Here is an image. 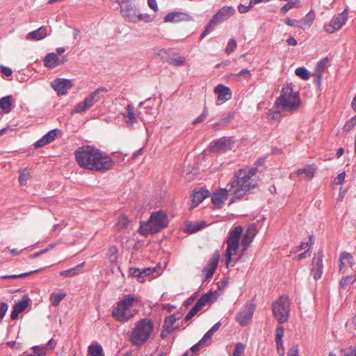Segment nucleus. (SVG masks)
<instances>
[{"mask_svg":"<svg viewBox=\"0 0 356 356\" xmlns=\"http://www.w3.org/2000/svg\"><path fill=\"white\" fill-rule=\"evenodd\" d=\"M76 160L85 169L104 172L114 165V162L106 154L90 145L79 147L75 152Z\"/></svg>","mask_w":356,"mask_h":356,"instance_id":"f257e3e1","label":"nucleus"},{"mask_svg":"<svg viewBox=\"0 0 356 356\" xmlns=\"http://www.w3.org/2000/svg\"><path fill=\"white\" fill-rule=\"evenodd\" d=\"M257 168L240 169L236 171L231 179L227 188L232 198L229 204L234 202L236 200L243 197L249 191L254 188L257 185V179L255 177Z\"/></svg>","mask_w":356,"mask_h":356,"instance_id":"f03ea898","label":"nucleus"},{"mask_svg":"<svg viewBox=\"0 0 356 356\" xmlns=\"http://www.w3.org/2000/svg\"><path fill=\"white\" fill-rule=\"evenodd\" d=\"M120 6V13L125 22L137 24L139 22H151L154 18L149 14L140 13L136 0H111Z\"/></svg>","mask_w":356,"mask_h":356,"instance_id":"7ed1b4c3","label":"nucleus"},{"mask_svg":"<svg viewBox=\"0 0 356 356\" xmlns=\"http://www.w3.org/2000/svg\"><path fill=\"white\" fill-rule=\"evenodd\" d=\"M300 105L298 92L293 90L291 83L284 84L276 101V108H280L282 111L293 113L299 108Z\"/></svg>","mask_w":356,"mask_h":356,"instance_id":"20e7f679","label":"nucleus"},{"mask_svg":"<svg viewBox=\"0 0 356 356\" xmlns=\"http://www.w3.org/2000/svg\"><path fill=\"white\" fill-rule=\"evenodd\" d=\"M153 331V321L147 318H142L135 323L130 334L129 341L134 346H143L149 340Z\"/></svg>","mask_w":356,"mask_h":356,"instance_id":"39448f33","label":"nucleus"},{"mask_svg":"<svg viewBox=\"0 0 356 356\" xmlns=\"http://www.w3.org/2000/svg\"><path fill=\"white\" fill-rule=\"evenodd\" d=\"M136 298L131 294L123 296L122 299L117 302V305L112 311L113 317L118 321L125 323L131 320L136 314L134 309Z\"/></svg>","mask_w":356,"mask_h":356,"instance_id":"423d86ee","label":"nucleus"},{"mask_svg":"<svg viewBox=\"0 0 356 356\" xmlns=\"http://www.w3.org/2000/svg\"><path fill=\"white\" fill-rule=\"evenodd\" d=\"M168 225V216L162 211L154 212L149 220L141 222L139 232L144 236L160 232Z\"/></svg>","mask_w":356,"mask_h":356,"instance_id":"0eeeda50","label":"nucleus"},{"mask_svg":"<svg viewBox=\"0 0 356 356\" xmlns=\"http://www.w3.org/2000/svg\"><path fill=\"white\" fill-rule=\"evenodd\" d=\"M272 309L273 316L280 324L288 321L290 313V302L288 296H281L273 302Z\"/></svg>","mask_w":356,"mask_h":356,"instance_id":"6e6552de","label":"nucleus"},{"mask_svg":"<svg viewBox=\"0 0 356 356\" xmlns=\"http://www.w3.org/2000/svg\"><path fill=\"white\" fill-rule=\"evenodd\" d=\"M108 90L104 87H101L90 93L83 102L77 104L74 109L71 112L74 115L84 112L92 107L96 102L100 100L102 92H106Z\"/></svg>","mask_w":356,"mask_h":356,"instance_id":"1a4fd4ad","label":"nucleus"},{"mask_svg":"<svg viewBox=\"0 0 356 356\" xmlns=\"http://www.w3.org/2000/svg\"><path fill=\"white\" fill-rule=\"evenodd\" d=\"M347 16L348 13L346 10L333 16L329 22L325 24L324 31L329 33H333L339 31L346 23Z\"/></svg>","mask_w":356,"mask_h":356,"instance_id":"9d476101","label":"nucleus"},{"mask_svg":"<svg viewBox=\"0 0 356 356\" xmlns=\"http://www.w3.org/2000/svg\"><path fill=\"white\" fill-rule=\"evenodd\" d=\"M235 13L236 10L233 6H223L213 16L209 22L216 26L229 19Z\"/></svg>","mask_w":356,"mask_h":356,"instance_id":"9b49d317","label":"nucleus"},{"mask_svg":"<svg viewBox=\"0 0 356 356\" xmlns=\"http://www.w3.org/2000/svg\"><path fill=\"white\" fill-rule=\"evenodd\" d=\"M254 309V308L252 305H245L236 314V321L241 326H245L249 324L252 319Z\"/></svg>","mask_w":356,"mask_h":356,"instance_id":"f8f14e48","label":"nucleus"},{"mask_svg":"<svg viewBox=\"0 0 356 356\" xmlns=\"http://www.w3.org/2000/svg\"><path fill=\"white\" fill-rule=\"evenodd\" d=\"M213 296V293L211 291L202 296L195 305L188 312L184 320L186 321L191 320L207 303L211 300Z\"/></svg>","mask_w":356,"mask_h":356,"instance_id":"ddd939ff","label":"nucleus"},{"mask_svg":"<svg viewBox=\"0 0 356 356\" xmlns=\"http://www.w3.org/2000/svg\"><path fill=\"white\" fill-rule=\"evenodd\" d=\"M219 259L220 254L218 252H214L209 259L207 266L202 270V274L204 276V281L209 280L213 275L217 268Z\"/></svg>","mask_w":356,"mask_h":356,"instance_id":"4468645a","label":"nucleus"},{"mask_svg":"<svg viewBox=\"0 0 356 356\" xmlns=\"http://www.w3.org/2000/svg\"><path fill=\"white\" fill-rule=\"evenodd\" d=\"M51 86L58 95H63L73 87V83L70 79L58 78L51 83Z\"/></svg>","mask_w":356,"mask_h":356,"instance_id":"2eb2a0df","label":"nucleus"},{"mask_svg":"<svg viewBox=\"0 0 356 356\" xmlns=\"http://www.w3.org/2000/svg\"><path fill=\"white\" fill-rule=\"evenodd\" d=\"M234 141L231 138H221L213 143L210 149L212 152H222L231 149L233 147Z\"/></svg>","mask_w":356,"mask_h":356,"instance_id":"dca6fc26","label":"nucleus"},{"mask_svg":"<svg viewBox=\"0 0 356 356\" xmlns=\"http://www.w3.org/2000/svg\"><path fill=\"white\" fill-rule=\"evenodd\" d=\"M193 20V17L188 14L183 12H172L167 14L164 22L170 23H179L181 22H188Z\"/></svg>","mask_w":356,"mask_h":356,"instance_id":"f3484780","label":"nucleus"},{"mask_svg":"<svg viewBox=\"0 0 356 356\" xmlns=\"http://www.w3.org/2000/svg\"><path fill=\"white\" fill-rule=\"evenodd\" d=\"M43 61L44 65L46 67L54 68L63 64L67 61V59L65 57H63L60 59L56 53H49L45 56Z\"/></svg>","mask_w":356,"mask_h":356,"instance_id":"a211bd4d","label":"nucleus"},{"mask_svg":"<svg viewBox=\"0 0 356 356\" xmlns=\"http://www.w3.org/2000/svg\"><path fill=\"white\" fill-rule=\"evenodd\" d=\"M214 92L218 95V104H221L232 97L231 90L222 85L218 84L214 89Z\"/></svg>","mask_w":356,"mask_h":356,"instance_id":"6ab92c4d","label":"nucleus"},{"mask_svg":"<svg viewBox=\"0 0 356 356\" xmlns=\"http://www.w3.org/2000/svg\"><path fill=\"white\" fill-rule=\"evenodd\" d=\"M122 114L127 126L129 127H132L138 121V116L135 113L134 106L131 104H128L126 107V111Z\"/></svg>","mask_w":356,"mask_h":356,"instance_id":"aec40b11","label":"nucleus"},{"mask_svg":"<svg viewBox=\"0 0 356 356\" xmlns=\"http://www.w3.org/2000/svg\"><path fill=\"white\" fill-rule=\"evenodd\" d=\"M229 194L227 188L220 189L218 191L213 193L211 200L216 207L220 208L222 206L225 201L227 199V196Z\"/></svg>","mask_w":356,"mask_h":356,"instance_id":"412c9836","label":"nucleus"},{"mask_svg":"<svg viewBox=\"0 0 356 356\" xmlns=\"http://www.w3.org/2000/svg\"><path fill=\"white\" fill-rule=\"evenodd\" d=\"M60 132V130L55 129L49 131L47 134H46L42 138L38 140L34 145L35 147L38 148L43 147L52 141H54L57 136L58 133Z\"/></svg>","mask_w":356,"mask_h":356,"instance_id":"4be33fe9","label":"nucleus"},{"mask_svg":"<svg viewBox=\"0 0 356 356\" xmlns=\"http://www.w3.org/2000/svg\"><path fill=\"white\" fill-rule=\"evenodd\" d=\"M257 233V227L254 225H249L245 231L243 232L241 245H250Z\"/></svg>","mask_w":356,"mask_h":356,"instance_id":"5701e85b","label":"nucleus"},{"mask_svg":"<svg viewBox=\"0 0 356 356\" xmlns=\"http://www.w3.org/2000/svg\"><path fill=\"white\" fill-rule=\"evenodd\" d=\"M328 63V58L327 57L321 59L318 62L316 65L313 76L315 77V81L317 83H321V80L324 72L325 69L327 67Z\"/></svg>","mask_w":356,"mask_h":356,"instance_id":"b1692460","label":"nucleus"},{"mask_svg":"<svg viewBox=\"0 0 356 356\" xmlns=\"http://www.w3.org/2000/svg\"><path fill=\"white\" fill-rule=\"evenodd\" d=\"M209 195V192L206 189L195 190L193 193L192 204L191 209L196 207L201 203Z\"/></svg>","mask_w":356,"mask_h":356,"instance_id":"393cba45","label":"nucleus"},{"mask_svg":"<svg viewBox=\"0 0 356 356\" xmlns=\"http://www.w3.org/2000/svg\"><path fill=\"white\" fill-rule=\"evenodd\" d=\"M243 229L241 226H237L229 232L227 239V245H238V241L242 236Z\"/></svg>","mask_w":356,"mask_h":356,"instance_id":"a878e982","label":"nucleus"},{"mask_svg":"<svg viewBox=\"0 0 356 356\" xmlns=\"http://www.w3.org/2000/svg\"><path fill=\"white\" fill-rule=\"evenodd\" d=\"M48 35V27L42 26L38 29L29 33L26 39L29 40H40Z\"/></svg>","mask_w":356,"mask_h":356,"instance_id":"bb28decb","label":"nucleus"},{"mask_svg":"<svg viewBox=\"0 0 356 356\" xmlns=\"http://www.w3.org/2000/svg\"><path fill=\"white\" fill-rule=\"evenodd\" d=\"M206 225L207 224L204 221H186L185 222L184 231L185 232L192 234L203 229Z\"/></svg>","mask_w":356,"mask_h":356,"instance_id":"cd10ccee","label":"nucleus"},{"mask_svg":"<svg viewBox=\"0 0 356 356\" xmlns=\"http://www.w3.org/2000/svg\"><path fill=\"white\" fill-rule=\"evenodd\" d=\"M28 305L29 300L27 298L15 304L11 312L10 318L12 320L17 319L19 314L22 312L28 307Z\"/></svg>","mask_w":356,"mask_h":356,"instance_id":"c85d7f7f","label":"nucleus"},{"mask_svg":"<svg viewBox=\"0 0 356 356\" xmlns=\"http://www.w3.org/2000/svg\"><path fill=\"white\" fill-rule=\"evenodd\" d=\"M316 14L311 10L302 19L299 20L298 27L302 30L308 29L313 24Z\"/></svg>","mask_w":356,"mask_h":356,"instance_id":"c756f323","label":"nucleus"},{"mask_svg":"<svg viewBox=\"0 0 356 356\" xmlns=\"http://www.w3.org/2000/svg\"><path fill=\"white\" fill-rule=\"evenodd\" d=\"M316 172V167L314 165H307L305 168L298 169L294 175L296 176H300L302 175H305V177L308 179H312L314 177L315 173Z\"/></svg>","mask_w":356,"mask_h":356,"instance_id":"7c9ffc66","label":"nucleus"},{"mask_svg":"<svg viewBox=\"0 0 356 356\" xmlns=\"http://www.w3.org/2000/svg\"><path fill=\"white\" fill-rule=\"evenodd\" d=\"M353 257L348 252H342L340 256L339 271L345 273L346 268L348 265H351Z\"/></svg>","mask_w":356,"mask_h":356,"instance_id":"2f4dec72","label":"nucleus"},{"mask_svg":"<svg viewBox=\"0 0 356 356\" xmlns=\"http://www.w3.org/2000/svg\"><path fill=\"white\" fill-rule=\"evenodd\" d=\"M323 255H319L317 258H314L316 260V267L313 268L312 273L315 280L319 279L323 273Z\"/></svg>","mask_w":356,"mask_h":356,"instance_id":"473e14b6","label":"nucleus"},{"mask_svg":"<svg viewBox=\"0 0 356 356\" xmlns=\"http://www.w3.org/2000/svg\"><path fill=\"white\" fill-rule=\"evenodd\" d=\"M83 265L84 263H82L70 269L63 270L60 273V275L63 277H74L82 272Z\"/></svg>","mask_w":356,"mask_h":356,"instance_id":"72a5a7b5","label":"nucleus"},{"mask_svg":"<svg viewBox=\"0 0 356 356\" xmlns=\"http://www.w3.org/2000/svg\"><path fill=\"white\" fill-rule=\"evenodd\" d=\"M177 318L172 314L165 318L163 327L166 330V332L171 333L173 330V326Z\"/></svg>","mask_w":356,"mask_h":356,"instance_id":"f704fd0d","label":"nucleus"},{"mask_svg":"<svg viewBox=\"0 0 356 356\" xmlns=\"http://www.w3.org/2000/svg\"><path fill=\"white\" fill-rule=\"evenodd\" d=\"M129 223L130 220L128 218L124 215H122L119 217L115 227L118 231H122L128 228Z\"/></svg>","mask_w":356,"mask_h":356,"instance_id":"c9c22d12","label":"nucleus"},{"mask_svg":"<svg viewBox=\"0 0 356 356\" xmlns=\"http://www.w3.org/2000/svg\"><path fill=\"white\" fill-rule=\"evenodd\" d=\"M88 352L90 356H104L102 347L98 343L89 346Z\"/></svg>","mask_w":356,"mask_h":356,"instance_id":"e433bc0d","label":"nucleus"},{"mask_svg":"<svg viewBox=\"0 0 356 356\" xmlns=\"http://www.w3.org/2000/svg\"><path fill=\"white\" fill-rule=\"evenodd\" d=\"M65 296V293H52L49 297L51 305L57 307Z\"/></svg>","mask_w":356,"mask_h":356,"instance_id":"4c0bfd02","label":"nucleus"},{"mask_svg":"<svg viewBox=\"0 0 356 356\" xmlns=\"http://www.w3.org/2000/svg\"><path fill=\"white\" fill-rule=\"evenodd\" d=\"M11 96L3 97L0 99V108L5 112L9 113L12 105Z\"/></svg>","mask_w":356,"mask_h":356,"instance_id":"58836bf2","label":"nucleus"},{"mask_svg":"<svg viewBox=\"0 0 356 356\" xmlns=\"http://www.w3.org/2000/svg\"><path fill=\"white\" fill-rule=\"evenodd\" d=\"M240 246H227L226 254H225V260H226V266L228 268L229 264L232 260V257L233 255H236L237 254V251Z\"/></svg>","mask_w":356,"mask_h":356,"instance_id":"ea45409f","label":"nucleus"},{"mask_svg":"<svg viewBox=\"0 0 356 356\" xmlns=\"http://www.w3.org/2000/svg\"><path fill=\"white\" fill-rule=\"evenodd\" d=\"M300 7V2L298 0H291L280 8V13L286 14L290 9Z\"/></svg>","mask_w":356,"mask_h":356,"instance_id":"a19ab883","label":"nucleus"},{"mask_svg":"<svg viewBox=\"0 0 356 356\" xmlns=\"http://www.w3.org/2000/svg\"><path fill=\"white\" fill-rule=\"evenodd\" d=\"M168 62L171 65L180 67L185 65L186 59L181 56L175 55L170 58Z\"/></svg>","mask_w":356,"mask_h":356,"instance_id":"79ce46f5","label":"nucleus"},{"mask_svg":"<svg viewBox=\"0 0 356 356\" xmlns=\"http://www.w3.org/2000/svg\"><path fill=\"white\" fill-rule=\"evenodd\" d=\"M230 76H234L236 81H241L250 78L251 73L248 69H243L238 74H231Z\"/></svg>","mask_w":356,"mask_h":356,"instance_id":"37998d69","label":"nucleus"},{"mask_svg":"<svg viewBox=\"0 0 356 356\" xmlns=\"http://www.w3.org/2000/svg\"><path fill=\"white\" fill-rule=\"evenodd\" d=\"M211 343H209L204 337L202 338L201 340H200L197 343H195V345H193L191 348V351L193 352V353H197L199 352V350H200L201 348L204 347V346H208L209 344H210Z\"/></svg>","mask_w":356,"mask_h":356,"instance_id":"c03bdc74","label":"nucleus"},{"mask_svg":"<svg viewBox=\"0 0 356 356\" xmlns=\"http://www.w3.org/2000/svg\"><path fill=\"white\" fill-rule=\"evenodd\" d=\"M30 177V172L26 169H22L19 170V182L20 185L24 186L26 184L27 181Z\"/></svg>","mask_w":356,"mask_h":356,"instance_id":"a18cd8bd","label":"nucleus"},{"mask_svg":"<svg viewBox=\"0 0 356 356\" xmlns=\"http://www.w3.org/2000/svg\"><path fill=\"white\" fill-rule=\"evenodd\" d=\"M221 323L220 322L216 323L209 331H207L205 334L204 335V337L209 342L211 343V337L213 334L219 329L220 327Z\"/></svg>","mask_w":356,"mask_h":356,"instance_id":"49530a36","label":"nucleus"},{"mask_svg":"<svg viewBox=\"0 0 356 356\" xmlns=\"http://www.w3.org/2000/svg\"><path fill=\"white\" fill-rule=\"evenodd\" d=\"M296 74L303 80H308L310 76L309 72L305 67H298L295 71Z\"/></svg>","mask_w":356,"mask_h":356,"instance_id":"de8ad7c7","label":"nucleus"},{"mask_svg":"<svg viewBox=\"0 0 356 356\" xmlns=\"http://www.w3.org/2000/svg\"><path fill=\"white\" fill-rule=\"evenodd\" d=\"M40 270L38 269V270H33V271H30V272H28V273H21V274H19V275H3L1 277L2 279H4V280H7V279H17V278H23V277H26L34 273H37V272H39Z\"/></svg>","mask_w":356,"mask_h":356,"instance_id":"09e8293b","label":"nucleus"},{"mask_svg":"<svg viewBox=\"0 0 356 356\" xmlns=\"http://www.w3.org/2000/svg\"><path fill=\"white\" fill-rule=\"evenodd\" d=\"M245 349V345L238 342L236 344L233 356H243Z\"/></svg>","mask_w":356,"mask_h":356,"instance_id":"8fccbe9b","label":"nucleus"},{"mask_svg":"<svg viewBox=\"0 0 356 356\" xmlns=\"http://www.w3.org/2000/svg\"><path fill=\"white\" fill-rule=\"evenodd\" d=\"M108 258L111 262H117L118 259V253L116 246H111L109 248Z\"/></svg>","mask_w":356,"mask_h":356,"instance_id":"3c124183","label":"nucleus"},{"mask_svg":"<svg viewBox=\"0 0 356 356\" xmlns=\"http://www.w3.org/2000/svg\"><path fill=\"white\" fill-rule=\"evenodd\" d=\"M356 125V115L350 120L347 121L343 127V130L346 132L350 131Z\"/></svg>","mask_w":356,"mask_h":356,"instance_id":"603ef678","label":"nucleus"},{"mask_svg":"<svg viewBox=\"0 0 356 356\" xmlns=\"http://www.w3.org/2000/svg\"><path fill=\"white\" fill-rule=\"evenodd\" d=\"M237 42L234 39H230L225 48V52L227 54L232 53L236 48Z\"/></svg>","mask_w":356,"mask_h":356,"instance_id":"864d4df0","label":"nucleus"},{"mask_svg":"<svg viewBox=\"0 0 356 356\" xmlns=\"http://www.w3.org/2000/svg\"><path fill=\"white\" fill-rule=\"evenodd\" d=\"M209 114L208 109L206 106L204 107L203 111L200 116H198L193 122V124L200 123L205 120Z\"/></svg>","mask_w":356,"mask_h":356,"instance_id":"5fc2aeb1","label":"nucleus"},{"mask_svg":"<svg viewBox=\"0 0 356 356\" xmlns=\"http://www.w3.org/2000/svg\"><path fill=\"white\" fill-rule=\"evenodd\" d=\"M158 266H155L154 268H145L141 270L142 278L147 276L154 275V273L156 271Z\"/></svg>","mask_w":356,"mask_h":356,"instance_id":"6e6d98bb","label":"nucleus"},{"mask_svg":"<svg viewBox=\"0 0 356 356\" xmlns=\"http://www.w3.org/2000/svg\"><path fill=\"white\" fill-rule=\"evenodd\" d=\"M216 26L213 25L210 22H208L204 30L200 35V39L202 40L207 35L211 33Z\"/></svg>","mask_w":356,"mask_h":356,"instance_id":"4d7b16f0","label":"nucleus"},{"mask_svg":"<svg viewBox=\"0 0 356 356\" xmlns=\"http://www.w3.org/2000/svg\"><path fill=\"white\" fill-rule=\"evenodd\" d=\"M254 4L251 3V1H250V3L248 6H245L243 4H239L238 6V10L241 13H248L253 6Z\"/></svg>","mask_w":356,"mask_h":356,"instance_id":"13d9d810","label":"nucleus"},{"mask_svg":"<svg viewBox=\"0 0 356 356\" xmlns=\"http://www.w3.org/2000/svg\"><path fill=\"white\" fill-rule=\"evenodd\" d=\"M284 328L282 326H278L275 330V341L282 340L284 336Z\"/></svg>","mask_w":356,"mask_h":356,"instance_id":"bf43d9fd","label":"nucleus"},{"mask_svg":"<svg viewBox=\"0 0 356 356\" xmlns=\"http://www.w3.org/2000/svg\"><path fill=\"white\" fill-rule=\"evenodd\" d=\"M278 111H270L268 115L269 118L270 120H279L280 118V111H282L280 108H277Z\"/></svg>","mask_w":356,"mask_h":356,"instance_id":"052dcab7","label":"nucleus"},{"mask_svg":"<svg viewBox=\"0 0 356 356\" xmlns=\"http://www.w3.org/2000/svg\"><path fill=\"white\" fill-rule=\"evenodd\" d=\"M8 305L6 302H0V321L3 318L7 310Z\"/></svg>","mask_w":356,"mask_h":356,"instance_id":"680f3d73","label":"nucleus"},{"mask_svg":"<svg viewBox=\"0 0 356 356\" xmlns=\"http://www.w3.org/2000/svg\"><path fill=\"white\" fill-rule=\"evenodd\" d=\"M353 282V278L352 276H346L343 277L340 282V285L341 287H346L350 283Z\"/></svg>","mask_w":356,"mask_h":356,"instance_id":"e2e57ef3","label":"nucleus"},{"mask_svg":"<svg viewBox=\"0 0 356 356\" xmlns=\"http://www.w3.org/2000/svg\"><path fill=\"white\" fill-rule=\"evenodd\" d=\"M275 342H276L277 353L280 356L284 355V348L283 341L282 340L276 341Z\"/></svg>","mask_w":356,"mask_h":356,"instance_id":"0e129e2a","label":"nucleus"},{"mask_svg":"<svg viewBox=\"0 0 356 356\" xmlns=\"http://www.w3.org/2000/svg\"><path fill=\"white\" fill-rule=\"evenodd\" d=\"M311 246H309L307 250L302 253L298 254L297 256H296L295 258L298 259V260L307 258L311 255Z\"/></svg>","mask_w":356,"mask_h":356,"instance_id":"69168bd1","label":"nucleus"},{"mask_svg":"<svg viewBox=\"0 0 356 356\" xmlns=\"http://www.w3.org/2000/svg\"><path fill=\"white\" fill-rule=\"evenodd\" d=\"M284 23L290 26H298L299 25V20L291 19L289 17H287L284 19Z\"/></svg>","mask_w":356,"mask_h":356,"instance_id":"338daca9","label":"nucleus"},{"mask_svg":"<svg viewBox=\"0 0 356 356\" xmlns=\"http://www.w3.org/2000/svg\"><path fill=\"white\" fill-rule=\"evenodd\" d=\"M287 356H299L298 346H293L288 351Z\"/></svg>","mask_w":356,"mask_h":356,"instance_id":"774afa93","label":"nucleus"}]
</instances>
